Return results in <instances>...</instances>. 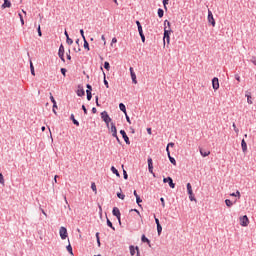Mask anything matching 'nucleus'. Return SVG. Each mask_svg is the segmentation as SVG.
Returning a JSON list of instances; mask_svg holds the SVG:
<instances>
[{"instance_id": "obj_47", "label": "nucleus", "mask_w": 256, "mask_h": 256, "mask_svg": "<svg viewBox=\"0 0 256 256\" xmlns=\"http://www.w3.org/2000/svg\"><path fill=\"white\" fill-rule=\"evenodd\" d=\"M125 117H126L127 123H129V125H131V118H129V115H127V113L125 114Z\"/></svg>"}, {"instance_id": "obj_6", "label": "nucleus", "mask_w": 256, "mask_h": 256, "mask_svg": "<svg viewBox=\"0 0 256 256\" xmlns=\"http://www.w3.org/2000/svg\"><path fill=\"white\" fill-rule=\"evenodd\" d=\"M59 235H60V237H61V239L62 240H65V239H67V228H65V227H60V229H59Z\"/></svg>"}, {"instance_id": "obj_5", "label": "nucleus", "mask_w": 256, "mask_h": 256, "mask_svg": "<svg viewBox=\"0 0 256 256\" xmlns=\"http://www.w3.org/2000/svg\"><path fill=\"white\" fill-rule=\"evenodd\" d=\"M58 56L60 57L61 61H65V47L63 44H61L59 47Z\"/></svg>"}, {"instance_id": "obj_1", "label": "nucleus", "mask_w": 256, "mask_h": 256, "mask_svg": "<svg viewBox=\"0 0 256 256\" xmlns=\"http://www.w3.org/2000/svg\"><path fill=\"white\" fill-rule=\"evenodd\" d=\"M164 25H168V29H167V26L164 27V38H163L164 45H165V39L169 45V43L171 41V39L169 37L171 35V22L165 20Z\"/></svg>"}, {"instance_id": "obj_41", "label": "nucleus", "mask_w": 256, "mask_h": 256, "mask_svg": "<svg viewBox=\"0 0 256 256\" xmlns=\"http://www.w3.org/2000/svg\"><path fill=\"white\" fill-rule=\"evenodd\" d=\"M157 231H158V235H161V232L163 231V227L161 226V224H158Z\"/></svg>"}, {"instance_id": "obj_40", "label": "nucleus", "mask_w": 256, "mask_h": 256, "mask_svg": "<svg viewBox=\"0 0 256 256\" xmlns=\"http://www.w3.org/2000/svg\"><path fill=\"white\" fill-rule=\"evenodd\" d=\"M232 127L237 135H239V128H237V125L235 123L232 124Z\"/></svg>"}, {"instance_id": "obj_10", "label": "nucleus", "mask_w": 256, "mask_h": 256, "mask_svg": "<svg viewBox=\"0 0 256 256\" xmlns=\"http://www.w3.org/2000/svg\"><path fill=\"white\" fill-rule=\"evenodd\" d=\"M120 134L122 135L126 145H131V141H129V136H127L125 130H120Z\"/></svg>"}, {"instance_id": "obj_34", "label": "nucleus", "mask_w": 256, "mask_h": 256, "mask_svg": "<svg viewBox=\"0 0 256 256\" xmlns=\"http://www.w3.org/2000/svg\"><path fill=\"white\" fill-rule=\"evenodd\" d=\"M136 203L137 205H139V207H141L140 203H143V200H141V197H139V195H136Z\"/></svg>"}, {"instance_id": "obj_36", "label": "nucleus", "mask_w": 256, "mask_h": 256, "mask_svg": "<svg viewBox=\"0 0 256 256\" xmlns=\"http://www.w3.org/2000/svg\"><path fill=\"white\" fill-rule=\"evenodd\" d=\"M107 225H108V227L113 229V231H115V228L113 227V223L111 222V220H109V218H107Z\"/></svg>"}, {"instance_id": "obj_49", "label": "nucleus", "mask_w": 256, "mask_h": 256, "mask_svg": "<svg viewBox=\"0 0 256 256\" xmlns=\"http://www.w3.org/2000/svg\"><path fill=\"white\" fill-rule=\"evenodd\" d=\"M21 25H25V20H23V15L19 14Z\"/></svg>"}, {"instance_id": "obj_20", "label": "nucleus", "mask_w": 256, "mask_h": 256, "mask_svg": "<svg viewBox=\"0 0 256 256\" xmlns=\"http://www.w3.org/2000/svg\"><path fill=\"white\" fill-rule=\"evenodd\" d=\"M119 109H120V111H122V113H124V115H127V108L125 107V104L120 103Z\"/></svg>"}, {"instance_id": "obj_11", "label": "nucleus", "mask_w": 256, "mask_h": 256, "mask_svg": "<svg viewBox=\"0 0 256 256\" xmlns=\"http://www.w3.org/2000/svg\"><path fill=\"white\" fill-rule=\"evenodd\" d=\"M212 87H213L214 91H217L219 89V78L214 77L212 79Z\"/></svg>"}, {"instance_id": "obj_21", "label": "nucleus", "mask_w": 256, "mask_h": 256, "mask_svg": "<svg viewBox=\"0 0 256 256\" xmlns=\"http://www.w3.org/2000/svg\"><path fill=\"white\" fill-rule=\"evenodd\" d=\"M186 187H187L188 195H193V187L191 186V183H188Z\"/></svg>"}, {"instance_id": "obj_18", "label": "nucleus", "mask_w": 256, "mask_h": 256, "mask_svg": "<svg viewBox=\"0 0 256 256\" xmlns=\"http://www.w3.org/2000/svg\"><path fill=\"white\" fill-rule=\"evenodd\" d=\"M9 9L11 8V1L9 0H4V3L2 4V9Z\"/></svg>"}, {"instance_id": "obj_48", "label": "nucleus", "mask_w": 256, "mask_h": 256, "mask_svg": "<svg viewBox=\"0 0 256 256\" xmlns=\"http://www.w3.org/2000/svg\"><path fill=\"white\" fill-rule=\"evenodd\" d=\"M189 199H190V201H197V199H195V196L193 195V193L191 195H189Z\"/></svg>"}, {"instance_id": "obj_28", "label": "nucleus", "mask_w": 256, "mask_h": 256, "mask_svg": "<svg viewBox=\"0 0 256 256\" xmlns=\"http://www.w3.org/2000/svg\"><path fill=\"white\" fill-rule=\"evenodd\" d=\"M30 71L31 75L35 76V67L33 66V62L30 61Z\"/></svg>"}, {"instance_id": "obj_26", "label": "nucleus", "mask_w": 256, "mask_h": 256, "mask_svg": "<svg viewBox=\"0 0 256 256\" xmlns=\"http://www.w3.org/2000/svg\"><path fill=\"white\" fill-rule=\"evenodd\" d=\"M70 119H72L74 125H76L77 127H79V121H77V120L75 119V115L71 114Z\"/></svg>"}, {"instance_id": "obj_23", "label": "nucleus", "mask_w": 256, "mask_h": 256, "mask_svg": "<svg viewBox=\"0 0 256 256\" xmlns=\"http://www.w3.org/2000/svg\"><path fill=\"white\" fill-rule=\"evenodd\" d=\"M230 197H238V199H241V192L237 190L236 193H231Z\"/></svg>"}, {"instance_id": "obj_64", "label": "nucleus", "mask_w": 256, "mask_h": 256, "mask_svg": "<svg viewBox=\"0 0 256 256\" xmlns=\"http://www.w3.org/2000/svg\"><path fill=\"white\" fill-rule=\"evenodd\" d=\"M252 63H253V65L256 66V58H253V59H252Z\"/></svg>"}, {"instance_id": "obj_52", "label": "nucleus", "mask_w": 256, "mask_h": 256, "mask_svg": "<svg viewBox=\"0 0 256 256\" xmlns=\"http://www.w3.org/2000/svg\"><path fill=\"white\" fill-rule=\"evenodd\" d=\"M235 79H236V81L241 82V76H239V74L235 75Z\"/></svg>"}, {"instance_id": "obj_38", "label": "nucleus", "mask_w": 256, "mask_h": 256, "mask_svg": "<svg viewBox=\"0 0 256 256\" xmlns=\"http://www.w3.org/2000/svg\"><path fill=\"white\" fill-rule=\"evenodd\" d=\"M104 69H106V71H109V69H111V65L109 64V62H104Z\"/></svg>"}, {"instance_id": "obj_51", "label": "nucleus", "mask_w": 256, "mask_h": 256, "mask_svg": "<svg viewBox=\"0 0 256 256\" xmlns=\"http://www.w3.org/2000/svg\"><path fill=\"white\" fill-rule=\"evenodd\" d=\"M61 73H62V75L65 77V74L67 73V69L61 68Z\"/></svg>"}, {"instance_id": "obj_37", "label": "nucleus", "mask_w": 256, "mask_h": 256, "mask_svg": "<svg viewBox=\"0 0 256 256\" xmlns=\"http://www.w3.org/2000/svg\"><path fill=\"white\" fill-rule=\"evenodd\" d=\"M225 204L228 206V207H233V202L229 199H226L225 200Z\"/></svg>"}, {"instance_id": "obj_13", "label": "nucleus", "mask_w": 256, "mask_h": 256, "mask_svg": "<svg viewBox=\"0 0 256 256\" xmlns=\"http://www.w3.org/2000/svg\"><path fill=\"white\" fill-rule=\"evenodd\" d=\"M76 93H77L78 97H84L85 89L83 88V86H78V89H77Z\"/></svg>"}, {"instance_id": "obj_3", "label": "nucleus", "mask_w": 256, "mask_h": 256, "mask_svg": "<svg viewBox=\"0 0 256 256\" xmlns=\"http://www.w3.org/2000/svg\"><path fill=\"white\" fill-rule=\"evenodd\" d=\"M241 227H248L249 226V217L247 215H244L239 218Z\"/></svg>"}, {"instance_id": "obj_24", "label": "nucleus", "mask_w": 256, "mask_h": 256, "mask_svg": "<svg viewBox=\"0 0 256 256\" xmlns=\"http://www.w3.org/2000/svg\"><path fill=\"white\" fill-rule=\"evenodd\" d=\"M68 253H70L71 256H75V254H73V247L71 246V244H69L67 247H66Z\"/></svg>"}, {"instance_id": "obj_29", "label": "nucleus", "mask_w": 256, "mask_h": 256, "mask_svg": "<svg viewBox=\"0 0 256 256\" xmlns=\"http://www.w3.org/2000/svg\"><path fill=\"white\" fill-rule=\"evenodd\" d=\"M141 240H142V243H148V245L151 243V241L148 238H146L145 235H142Z\"/></svg>"}, {"instance_id": "obj_53", "label": "nucleus", "mask_w": 256, "mask_h": 256, "mask_svg": "<svg viewBox=\"0 0 256 256\" xmlns=\"http://www.w3.org/2000/svg\"><path fill=\"white\" fill-rule=\"evenodd\" d=\"M124 179H128L129 175H127V171L123 170Z\"/></svg>"}, {"instance_id": "obj_39", "label": "nucleus", "mask_w": 256, "mask_h": 256, "mask_svg": "<svg viewBox=\"0 0 256 256\" xmlns=\"http://www.w3.org/2000/svg\"><path fill=\"white\" fill-rule=\"evenodd\" d=\"M165 14V12L163 11V9L159 8L158 9V17H163V15Z\"/></svg>"}, {"instance_id": "obj_25", "label": "nucleus", "mask_w": 256, "mask_h": 256, "mask_svg": "<svg viewBox=\"0 0 256 256\" xmlns=\"http://www.w3.org/2000/svg\"><path fill=\"white\" fill-rule=\"evenodd\" d=\"M130 75H131V79H132V82L134 83V85H137V75L135 73H132Z\"/></svg>"}, {"instance_id": "obj_8", "label": "nucleus", "mask_w": 256, "mask_h": 256, "mask_svg": "<svg viewBox=\"0 0 256 256\" xmlns=\"http://www.w3.org/2000/svg\"><path fill=\"white\" fill-rule=\"evenodd\" d=\"M163 183H168V185H169V187H171V189H175V183H173V178H171V177L164 178Z\"/></svg>"}, {"instance_id": "obj_2", "label": "nucleus", "mask_w": 256, "mask_h": 256, "mask_svg": "<svg viewBox=\"0 0 256 256\" xmlns=\"http://www.w3.org/2000/svg\"><path fill=\"white\" fill-rule=\"evenodd\" d=\"M101 119L104 121V123H106L107 129H109V123H111L112 119L109 116V114L107 113V111H103L101 113Z\"/></svg>"}, {"instance_id": "obj_22", "label": "nucleus", "mask_w": 256, "mask_h": 256, "mask_svg": "<svg viewBox=\"0 0 256 256\" xmlns=\"http://www.w3.org/2000/svg\"><path fill=\"white\" fill-rule=\"evenodd\" d=\"M111 171L112 173H114V175H116V177H121V175L119 174V171L114 166L111 167Z\"/></svg>"}, {"instance_id": "obj_59", "label": "nucleus", "mask_w": 256, "mask_h": 256, "mask_svg": "<svg viewBox=\"0 0 256 256\" xmlns=\"http://www.w3.org/2000/svg\"><path fill=\"white\" fill-rule=\"evenodd\" d=\"M75 53H79L81 51V48L78 46V48H74Z\"/></svg>"}, {"instance_id": "obj_46", "label": "nucleus", "mask_w": 256, "mask_h": 256, "mask_svg": "<svg viewBox=\"0 0 256 256\" xmlns=\"http://www.w3.org/2000/svg\"><path fill=\"white\" fill-rule=\"evenodd\" d=\"M164 9H167V5H169V0H163Z\"/></svg>"}, {"instance_id": "obj_4", "label": "nucleus", "mask_w": 256, "mask_h": 256, "mask_svg": "<svg viewBox=\"0 0 256 256\" xmlns=\"http://www.w3.org/2000/svg\"><path fill=\"white\" fill-rule=\"evenodd\" d=\"M108 129L110 130L112 137L117 138V126H115V123L111 122Z\"/></svg>"}, {"instance_id": "obj_19", "label": "nucleus", "mask_w": 256, "mask_h": 256, "mask_svg": "<svg viewBox=\"0 0 256 256\" xmlns=\"http://www.w3.org/2000/svg\"><path fill=\"white\" fill-rule=\"evenodd\" d=\"M136 25L138 27V33L139 35H143V26H141V22L136 21Z\"/></svg>"}, {"instance_id": "obj_31", "label": "nucleus", "mask_w": 256, "mask_h": 256, "mask_svg": "<svg viewBox=\"0 0 256 256\" xmlns=\"http://www.w3.org/2000/svg\"><path fill=\"white\" fill-rule=\"evenodd\" d=\"M50 101L53 103L54 107H57V101H55V98L53 97V94L50 93Z\"/></svg>"}, {"instance_id": "obj_27", "label": "nucleus", "mask_w": 256, "mask_h": 256, "mask_svg": "<svg viewBox=\"0 0 256 256\" xmlns=\"http://www.w3.org/2000/svg\"><path fill=\"white\" fill-rule=\"evenodd\" d=\"M87 100L91 101L93 95L91 94V90H86Z\"/></svg>"}, {"instance_id": "obj_62", "label": "nucleus", "mask_w": 256, "mask_h": 256, "mask_svg": "<svg viewBox=\"0 0 256 256\" xmlns=\"http://www.w3.org/2000/svg\"><path fill=\"white\" fill-rule=\"evenodd\" d=\"M147 133H148V135L152 134L151 128H147Z\"/></svg>"}, {"instance_id": "obj_44", "label": "nucleus", "mask_w": 256, "mask_h": 256, "mask_svg": "<svg viewBox=\"0 0 256 256\" xmlns=\"http://www.w3.org/2000/svg\"><path fill=\"white\" fill-rule=\"evenodd\" d=\"M37 31H38L39 37H43V33L41 32V25H38Z\"/></svg>"}, {"instance_id": "obj_58", "label": "nucleus", "mask_w": 256, "mask_h": 256, "mask_svg": "<svg viewBox=\"0 0 256 256\" xmlns=\"http://www.w3.org/2000/svg\"><path fill=\"white\" fill-rule=\"evenodd\" d=\"M86 87H87L88 91H90V92L93 91V88L91 87V85L87 84Z\"/></svg>"}, {"instance_id": "obj_54", "label": "nucleus", "mask_w": 256, "mask_h": 256, "mask_svg": "<svg viewBox=\"0 0 256 256\" xmlns=\"http://www.w3.org/2000/svg\"><path fill=\"white\" fill-rule=\"evenodd\" d=\"M160 201H161L162 207H165V198H160Z\"/></svg>"}, {"instance_id": "obj_63", "label": "nucleus", "mask_w": 256, "mask_h": 256, "mask_svg": "<svg viewBox=\"0 0 256 256\" xmlns=\"http://www.w3.org/2000/svg\"><path fill=\"white\" fill-rule=\"evenodd\" d=\"M113 43H117V38H113V39H112L111 45H113Z\"/></svg>"}, {"instance_id": "obj_7", "label": "nucleus", "mask_w": 256, "mask_h": 256, "mask_svg": "<svg viewBox=\"0 0 256 256\" xmlns=\"http://www.w3.org/2000/svg\"><path fill=\"white\" fill-rule=\"evenodd\" d=\"M112 214L118 219L119 223H121V211H119V208L114 207L112 210Z\"/></svg>"}, {"instance_id": "obj_32", "label": "nucleus", "mask_w": 256, "mask_h": 256, "mask_svg": "<svg viewBox=\"0 0 256 256\" xmlns=\"http://www.w3.org/2000/svg\"><path fill=\"white\" fill-rule=\"evenodd\" d=\"M84 49H87V51H89L90 50V48H89V42H87V39L86 38H84Z\"/></svg>"}, {"instance_id": "obj_15", "label": "nucleus", "mask_w": 256, "mask_h": 256, "mask_svg": "<svg viewBox=\"0 0 256 256\" xmlns=\"http://www.w3.org/2000/svg\"><path fill=\"white\" fill-rule=\"evenodd\" d=\"M199 151L202 157H209L211 155V151H204L203 148H200Z\"/></svg>"}, {"instance_id": "obj_55", "label": "nucleus", "mask_w": 256, "mask_h": 256, "mask_svg": "<svg viewBox=\"0 0 256 256\" xmlns=\"http://www.w3.org/2000/svg\"><path fill=\"white\" fill-rule=\"evenodd\" d=\"M102 41L104 42V45H107V41L105 40V35L101 36Z\"/></svg>"}, {"instance_id": "obj_42", "label": "nucleus", "mask_w": 256, "mask_h": 256, "mask_svg": "<svg viewBox=\"0 0 256 256\" xmlns=\"http://www.w3.org/2000/svg\"><path fill=\"white\" fill-rule=\"evenodd\" d=\"M0 183L1 185H5V178L3 177V174L0 173Z\"/></svg>"}, {"instance_id": "obj_56", "label": "nucleus", "mask_w": 256, "mask_h": 256, "mask_svg": "<svg viewBox=\"0 0 256 256\" xmlns=\"http://www.w3.org/2000/svg\"><path fill=\"white\" fill-rule=\"evenodd\" d=\"M140 37L142 39V43H145V34H141Z\"/></svg>"}, {"instance_id": "obj_61", "label": "nucleus", "mask_w": 256, "mask_h": 256, "mask_svg": "<svg viewBox=\"0 0 256 256\" xmlns=\"http://www.w3.org/2000/svg\"><path fill=\"white\" fill-rule=\"evenodd\" d=\"M155 223L157 226L161 225V223H159V219L158 218H155Z\"/></svg>"}, {"instance_id": "obj_33", "label": "nucleus", "mask_w": 256, "mask_h": 256, "mask_svg": "<svg viewBox=\"0 0 256 256\" xmlns=\"http://www.w3.org/2000/svg\"><path fill=\"white\" fill-rule=\"evenodd\" d=\"M91 189L94 191L95 195H97V185H95V182L91 184Z\"/></svg>"}, {"instance_id": "obj_50", "label": "nucleus", "mask_w": 256, "mask_h": 256, "mask_svg": "<svg viewBox=\"0 0 256 256\" xmlns=\"http://www.w3.org/2000/svg\"><path fill=\"white\" fill-rule=\"evenodd\" d=\"M80 34L83 40H85V32L83 31V29L80 30Z\"/></svg>"}, {"instance_id": "obj_57", "label": "nucleus", "mask_w": 256, "mask_h": 256, "mask_svg": "<svg viewBox=\"0 0 256 256\" xmlns=\"http://www.w3.org/2000/svg\"><path fill=\"white\" fill-rule=\"evenodd\" d=\"M82 109L84 111V114L87 115V108L85 107V105H82Z\"/></svg>"}, {"instance_id": "obj_60", "label": "nucleus", "mask_w": 256, "mask_h": 256, "mask_svg": "<svg viewBox=\"0 0 256 256\" xmlns=\"http://www.w3.org/2000/svg\"><path fill=\"white\" fill-rule=\"evenodd\" d=\"M131 211H135V213H137V215L141 216V213L139 212V210H137V209H132Z\"/></svg>"}, {"instance_id": "obj_12", "label": "nucleus", "mask_w": 256, "mask_h": 256, "mask_svg": "<svg viewBox=\"0 0 256 256\" xmlns=\"http://www.w3.org/2000/svg\"><path fill=\"white\" fill-rule=\"evenodd\" d=\"M148 171H149V173H151L152 175L155 176V173H153V159L152 158H148Z\"/></svg>"}, {"instance_id": "obj_16", "label": "nucleus", "mask_w": 256, "mask_h": 256, "mask_svg": "<svg viewBox=\"0 0 256 256\" xmlns=\"http://www.w3.org/2000/svg\"><path fill=\"white\" fill-rule=\"evenodd\" d=\"M137 251V256H139V247L130 246V254L133 256L135 255V252Z\"/></svg>"}, {"instance_id": "obj_43", "label": "nucleus", "mask_w": 256, "mask_h": 256, "mask_svg": "<svg viewBox=\"0 0 256 256\" xmlns=\"http://www.w3.org/2000/svg\"><path fill=\"white\" fill-rule=\"evenodd\" d=\"M66 43L68 44V45H73V39H71V38H66Z\"/></svg>"}, {"instance_id": "obj_17", "label": "nucleus", "mask_w": 256, "mask_h": 256, "mask_svg": "<svg viewBox=\"0 0 256 256\" xmlns=\"http://www.w3.org/2000/svg\"><path fill=\"white\" fill-rule=\"evenodd\" d=\"M241 147H242V152L247 153V142H245V139H242Z\"/></svg>"}, {"instance_id": "obj_30", "label": "nucleus", "mask_w": 256, "mask_h": 256, "mask_svg": "<svg viewBox=\"0 0 256 256\" xmlns=\"http://www.w3.org/2000/svg\"><path fill=\"white\" fill-rule=\"evenodd\" d=\"M168 159L170 163H172V165H177V161L175 160V158L171 157V155L168 156Z\"/></svg>"}, {"instance_id": "obj_35", "label": "nucleus", "mask_w": 256, "mask_h": 256, "mask_svg": "<svg viewBox=\"0 0 256 256\" xmlns=\"http://www.w3.org/2000/svg\"><path fill=\"white\" fill-rule=\"evenodd\" d=\"M103 75H104V85H105L106 89H109V82L107 81L105 73H103Z\"/></svg>"}, {"instance_id": "obj_9", "label": "nucleus", "mask_w": 256, "mask_h": 256, "mask_svg": "<svg viewBox=\"0 0 256 256\" xmlns=\"http://www.w3.org/2000/svg\"><path fill=\"white\" fill-rule=\"evenodd\" d=\"M208 22L211 23L212 27H215V18L213 17V12H211V10H208Z\"/></svg>"}, {"instance_id": "obj_14", "label": "nucleus", "mask_w": 256, "mask_h": 256, "mask_svg": "<svg viewBox=\"0 0 256 256\" xmlns=\"http://www.w3.org/2000/svg\"><path fill=\"white\" fill-rule=\"evenodd\" d=\"M245 97H247V103L248 105H253V97H251V92H246Z\"/></svg>"}, {"instance_id": "obj_45", "label": "nucleus", "mask_w": 256, "mask_h": 256, "mask_svg": "<svg viewBox=\"0 0 256 256\" xmlns=\"http://www.w3.org/2000/svg\"><path fill=\"white\" fill-rule=\"evenodd\" d=\"M117 197L118 199H121L123 201V199H125V195L121 194V193H117Z\"/></svg>"}]
</instances>
